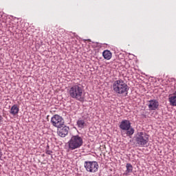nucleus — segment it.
I'll return each mask as SVG.
<instances>
[{
  "mask_svg": "<svg viewBox=\"0 0 176 176\" xmlns=\"http://www.w3.org/2000/svg\"><path fill=\"white\" fill-rule=\"evenodd\" d=\"M67 93L72 98L77 101H85V90L80 85H74L68 87Z\"/></svg>",
  "mask_w": 176,
  "mask_h": 176,
  "instance_id": "obj_1",
  "label": "nucleus"
},
{
  "mask_svg": "<svg viewBox=\"0 0 176 176\" xmlns=\"http://www.w3.org/2000/svg\"><path fill=\"white\" fill-rule=\"evenodd\" d=\"M112 89L116 94H119L120 96L129 93V86L122 79L114 81L112 84Z\"/></svg>",
  "mask_w": 176,
  "mask_h": 176,
  "instance_id": "obj_2",
  "label": "nucleus"
},
{
  "mask_svg": "<svg viewBox=\"0 0 176 176\" xmlns=\"http://www.w3.org/2000/svg\"><path fill=\"white\" fill-rule=\"evenodd\" d=\"M135 141L138 146H146L149 142V135L145 132H138L135 136Z\"/></svg>",
  "mask_w": 176,
  "mask_h": 176,
  "instance_id": "obj_3",
  "label": "nucleus"
},
{
  "mask_svg": "<svg viewBox=\"0 0 176 176\" xmlns=\"http://www.w3.org/2000/svg\"><path fill=\"white\" fill-rule=\"evenodd\" d=\"M69 149L70 151H74L80 148L83 145V139L79 135H74L71 138L70 140L68 142Z\"/></svg>",
  "mask_w": 176,
  "mask_h": 176,
  "instance_id": "obj_4",
  "label": "nucleus"
},
{
  "mask_svg": "<svg viewBox=\"0 0 176 176\" xmlns=\"http://www.w3.org/2000/svg\"><path fill=\"white\" fill-rule=\"evenodd\" d=\"M119 127L121 130L126 131V134L128 137H131L134 134V129L131 127V122L129 120H123L122 122L120 123Z\"/></svg>",
  "mask_w": 176,
  "mask_h": 176,
  "instance_id": "obj_5",
  "label": "nucleus"
},
{
  "mask_svg": "<svg viewBox=\"0 0 176 176\" xmlns=\"http://www.w3.org/2000/svg\"><path fill=\"white\" fill-rule=\"evenodd\" d=\"M85 168L88 173H97L98 171V162L96 161H85Z\"/></svg>",
  "mask_w": 176,
  "mask_h": 176,
  "instance_id": "obj_6",
  "label": "nucleus"
},
{
  "mask_svg": "<svg viewBox=\"0 0 176 176\" xmlns=\"http://www.w3.org/2000/svg\"><path fill=\"white\" fill-rule=\"evenodd\" d=\"M51 123L52 126L58 129L64 126V120L63 119V117L60 116L59 115H54L51 118Z\"/></svg>",
  "mask_w": 176,
  "mask_h": 176,
  "instance_id": "obj_7",
  "label": "nucleus"
},
{
  "mask_svg": "<svg viewBox=\"0 0 176 176\" xmlns=\"http://www.w3.org/2000/svg\"><path fill=\"white\" fill-rule=\"evenodd\" d=\"M68 131H69V127L67 126H62L58 128V135L64 138V137L68 135Z\"/></svg>",
  "mask_w": 176,
  "mask_h": 176,
  "instance_id": "obj_8",
  "label": "nucleus"
},
{
  "mask_svg": "<svg viewBox=\"0 0 176 176\" xmlns=\"http://www.w3.org/2000/svg\"><path fill=\"white\" fill-rule=\"evenodd\" d=\"M148 109L149 111H156L157 108H159V102L156 100H151L148 101Z\"/></svg>",
  "mask_w": 176,
  "mask_h": 176,
  "instance_id": "obj_9",
  "label": "nucleus"
},
{
  "mask_svg": "<svg viewBox=\"0 0 176 176\" xmlns=\"http://www.w3.org/2000/svg\"><path fill=\"white\" fill-rule=\"evenodd\" d=\"M168 101L172 107H176V91L169 96Z\"/></svg>",
  "mask_w": 176,
  "mask_h": 176,
  "instance_id": "obj_10",
  "label": "nucleus"
},
{
  "mask_svg": "<svg viewBox=\"0 0 176 176\" xmlns=\"http://www.w3.org/2000/svg\"><path fill=\"white\" fill-rule=\"evenodd\" d=\"M102 56L105 60H111L112 58V52L106 50L102 52Z\"/></svg>",
  "mask_w": 176,
  "mask_h": 176,
  "instance_id": "obj_11",
  "label": "nucleus"
},
{
  "mask_svg": "<svg viewBox=\"0 0 176 176\" xmlns=\"http://www.w3.org/2000/svg\"><path fill=\"white\" fill-rule=\"evenodd\" d=\"M19 111H20L19 107H17V105L16 104H14L10 109V113H11V115H13V116H15V115H17V113H19Z\"/></svg>",
  "mask_w": 176,
  "mask_h": 176,
  "instance_id": "obj_12",
  "label": "nucleus"
},
{
  "mask_svg": "<svg viewBox=\"0 0 176 176\" xmlns=\"http://www.w3.org/2000/svg\"><path fill=\"white\" fill-rule=\"evenodd\" d=\"M126 171L124 173V175H129V174H130L131 173H133V165H131V164L130 163H127L126 165Z\"/></svg>",
  "mask_w": 176,
  "mask_h": 176,
  "instance_id": "obj_13",
  "label": "nucleus"
},
{
  "mask_svg": "<svg viewBox=\"0 0 176 176\" xmlns=\"http://www.w3.org/2000/svg\"><path fill=\"white\" fill-rule=\"evenodd\" d=\"M77 126L79 129H85V127H86L85 120H82V118L78 119L77 121Z\"/></svg>",
  "mask_w": 176,
  "mask_h": 176,
  "instance_id": "obj_14",
  "label": "nucleus"
},
{
  "mask_svg": "<svg viewBox=\"0 0 176 176\" xmlns=\"http://www.w3.org/2000/svg\"><path fill=\"white\" fill-rule=\"evenodd\" d=\"M2 156H3V153H2V150L0 148V160L2 159Z\"/></svg>",
  "mask_w": 176,
  "mask_h": 176,
  "instance_id": "obj_15",
  "label": "nucleus"
},
{
  "mask_svg": "<svg viewBox=\"0 0 176 176\" xmlns=\"http://www.w3.org/2000/svg\"><path fill=\"white\" fill-rule=\"evenodd\" d=\"M2 119H3L2 116H0V123L1 122H2Z\"/></svg>",
  "mask_w": 176,
  "mask_h": 176,
  "instance_id": "obj_16",
  "label": "nucleus"
},
{
  "mask_svg": "<svg viewBox=\"0 0 176 176\" xmlns=\"http://www.w3.org/2000/svg\"><path fill=\"white\" fill-rule=\"evenodd\" d=\"M47 155H50V153H52V152L51 151H47Z\"/></svg>",
  "mask_w": 176,
  "mask_h": 176,
  "instance_id": "obj_17",
  "label": "nucleus"
}]
</instances>
